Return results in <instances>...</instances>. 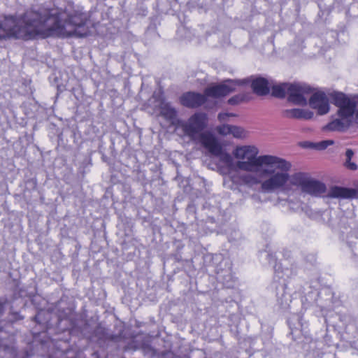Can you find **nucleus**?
I'll return each mask as SVG.
<instances>
[{
  "instance_id": "423d86ee",
  "label": "nucleus",
  "mask_w": 358,
  "mask_h": 358,
  "mask_svg": "<svg viewBox=\"0 0 358 358\" xmlns=\"http://www.w3.org/2000/svg\"><path fill=\"white\" fill-rule=\"evenodd\" d=\"M313 87L304 83H292L289 85V94L287 100L296 105L306 106L308 105V98Z\"/></svg>"
},
{
  "instance_id": "6ab92c4d",
  "label": "nucleus",
  "mask_w": 358,
  "mask_h": 358,
  "mask_svg": "<svg viewBox=\"0 0 358 358\" xmlns=\"http://www.w3.org/2000/svg\"><path fill=\"white\" fill-rule=\"evenodd\" d=\"M352 223L353 220L345 216L344 212H343V215L341 217L338 228H336V231H338L341 233H345L349 229H351V225Z\"/></svg>"
},
{
  "instance_id": "1a4fd4ad",
  "label": "nucleus",
  "mask_w": 358,
  "mask_h": 358,
  "mask_svg": "<svg viewBox=\"0 0 358 358\" xmlns=\"http://www.w3.org/2000/svg\"><path fill=\"white\" fill-rule=\"evenodd\" d=\"M153 96L156 99H157V101L160 102L159 107L161 115L163 117H164L166 120L171 121L173 124L177 121L178 122V124L182 128V130L184 131L185 135L188 136L184 129L183 125L184 124L189 122L190 118L194 115H192L187 122L179 120L177 119V110H176L175 108L172 107L170 105V103H166L164 101V100L162 98V92H159L157 94L155 92Z\"/></svg>"
},
{
  "instance_id": "79ce46f5",
  "label": "nucleus",
  "mask_w": 358,
  "mask_h": 358,
  "mask_svg": "<svg viewBox=\"0 0 358 358\" xmlns=\"http://www.w3.org/2000/svg\"><path fill=\"white\" fill-rule=\"evenodd\" d=\"M85 325L86 327H87V326H88V322H85Z\"/></svg>"
},
{
  "instance_id": "9d476101",
  "label": "nucleus",
  "mask_w": 358,
  "mask_h": 358,
  "mask_svg": "<svg viewBox=\"0 0 358 358\" xmlns=\"http://www.w3.org/2000/svg\"><path fill=\"white\" fill-rule=\"evenodd\" d=\"M343 210L341 209H328L322 213H317L313 219L318 220L324 223H326L333 230H336L338 228L339 220L343 215Z\"/></svg>"
},
{
  "instance_id": "473e14b6",
  "label": "nucleus",
  "mask_w": 358,
  "mask_h": 358,
  "mask_svg": "<svg viewBox=\"0 0 358 358\" xmlns=\"http://www.w3.org/2000/svg\"><path fill=\"white\" fill-rule=\"evenodd\" d=\"M62 300L58 301L56 304V308L58 309L59 311H62L65 315H68L69 313H70L71 310L69 308H67V312H66L65 308L62 306Z\"/></svg>"
},
{
  "instance_id": "aec40b11",
  "label": "nucleus",
  "mask_w": 358,
  "mask_h": 358,
  "mask_svg": "<svg viewBox=\"0 0 358 358\" xmlns=\"http://www.w3.org/2000/svg\"><path fill=\"white\" fill-rule=\"evenodd\" d=\"M243 238L242 233L238 229H231L228 234L229 241L235 245L240 244Z\"/></svg>"
},
{
  "instance_id": "4468645a",
  "label": "nucleus",
  "mask_w": 358,
  "mask_h": 358,
  "mask_svg": "<svg viewBox=\"0 0 358 358\" xmlns=\"http://www.w3.org/2000/svg\"><path fill=\"white\" fill-rule=\"evenodd\" d=\"M90 333L92 340L100 343L106 341H113L115 338V336L111 334L110 329L106 327L101 323L97 324L93 330Z\"/></svg>"
},
{
  "instance_id": "9b49d317",
  "label": "nucleus",
  "mask_w": 358,
  "mask_h": 358,
  "mask_svg": "<svg viewBox=\"0 0 358 358\" xmlns=\"http://www.w3.org/2000/svg\"><path fill=\"white\" fill-rule=\"evenodd\" d=\"M8 306L9 302L7 299H0V321H4L8 324H14L20 322L24 319V315L22 314V311L15 310L13 306L10 307L8 314L5 316Z\"/></svg>"
},
{
  "instance_id": "c85d7f7f",
  "label": "nucleus",
  "mask_w": 358,
  "mask_h": 358,
  "mask_svg": "<svg viewBox=\"0 0 358 358\" xmlns=\"http://www.w3.org/2000/svg\"><path fill=\"white\" fill-rule=\"evenodd\" d=\"M186 212L189 215H192L194 218L197 219L196 216V206L194 203L191 202L187 205Z\"/></svg>"
},
{
  "instance_id": "412c9836",
  "label": "nucleus",
  "mask_w": 358,
  "mask_h": 358,
  "mask_svg": "<svg viewBox=\"0 0 358 358\" xmlns=\"http://www.w3.org/2000/svg\"><path fill=\"white\" fill-rule=\"evenodd\" d=\"M222 264L223 262H220V264L216 266L215 273H217V278L219 280H228L227 278H228L229 279L231 278L229 268H223Z\"/></svg>"
},
{
  "instance_id": "6e6552de",
  "label": "nucleus",
  "mask_w": 358,
  "mask_h": 358,
  "mask_svg": "<svg viewBox=\"0 0 358 358\" xmlns=\"http://www.w3.org/2000/svg\"><path fill=\"white\" fill-rule=\"evenodd\" d=\"M308 104L310 108L316 109L320 115L327 114L330 109L329 98L326 93L314 87L308 99Z\"/></svg>"
},
{
  "instance_id": "58836bf2",
  "label": "nucleus",
  "mask_w": 358,
  "mask_h": 358,
  "mask_svg": "<svg viewBox=\"0 0 358 358\" xmlns=\"http://www.w3.org/2000/svg\"><path fill=\"white\" fill-rule=\"evenodd\" d=\"M206 222L214 223L215 222V220L213 216L207 215Z\"/></svg>"
},
{
  "instance_id": "a211bd4d",
  "label": "nucleus",
  "mask_w": 358,
  "mask_h": 358,
  "mask_svg": "<svg viewBox=\"0 0 358 358\" xmlns=\"http://www.w3.org/2000/svg\"><path fill=\"white\" fill-rule=\"evenodd\" d=\"M30 301L31 304L34 305L37 310V313L32 317V320L36 323L41 324L42 323L41 315L43 313L42 303L44 302V300L41 296L35 294L30 296Z\"/></svg>"
},
{
  "instance_id": "5701e85b",
  "label": "nucleus",
  "mask_w": 358,
  "mask_h": 358,
  "mask_svg": "<svg viewBox=\"0 0 358 358\" xmlns=\"http://www.w3.org/2000/svg\"><path fill=\"white\" fill-rule=\"evenodd\" d=\"M249 94H238L233 96L228 100V103L230 105H237L241 102L247 101L249 100Z\"/></svg>"
},
{
  "instance_id": "4c0bfd02",
  "label": "nucleus",
  "mask_w": 358,
  "mask_h": 358,
  "mask_svg": "<svg viewBox=\"0 0 358 358\" xmlns=\"http://www.w3.org/2000/svg\"><path fill=\"white\" fill-rule=\"evenodd\" d=\"M211 208H213V209H215V207L212 206L210 203H208L207 202H206L203 205V210H210Z\"/></svg>"
},
{
  "instance_id": "f8f14e48",
  "label": "nucleus",
  "mask_w": 358,
  "mask_h": 358,
  "mask_svg": "<svg viewBox=\"0 0 358 358\" xmlns=\"http://www.w3.org/2000/svg\"><path fill=\"white\" fill-rule=\"evenodd\" d=\"M217 83H213V85H217ZM213 85V84H211ZM210 85H209V87ZM208 87V86L205 90V95H203L201 93L199 92H188L186 93H184L180 96V102L181 103L187 108H198L203 105L206 101H207V96H209L208 94L206 93V90ZM213 98V96H210Z\"/></svg>"
},
{
  "instance_id": "f03ea898",
  "label": "nucleus",
  "mask_w": 358,
  "mask_h": 358,
  "mask_svg": "<svg viewBox=\"0 0 358 358\" xmlns=\"http://www.w3.org/2000/svg\"><path fill=\"white\" fill-rule=\"evenodd\" d=\"M208 121V116L205 113L197 112L190 118L189 122L184 124L183 127L191 139L199 141L210 156L218 157L228 168L251 172L259 177L265 178L262 176L263 168L258 167L257 159L262 156H271V155L257 156L256 152L248 157L251 152V147H237L233 151V155L239 160L234 162L231 155L225 151L216 136L212 131H206ZM266 177L268 179L271 175Z\"/></svg>"
},
{
  "instance_id": "39448f33",
  "label": "nucleus",
  "mask_w": 358,
  "mask_h": 358,
  "mask_svg": "<svg viewBox=\"0 0 358 358\" xmlns=\"http://www.w3.org/2000/svg\"><path fill=\"white\" fill-rule=\"evenodd\" d=\"M329 95L332 99V103L338 107L337 113L340 117L327 124L324 129L343 131L355 122V102L350 101L349 96L341 92L334 91Z\"/></svg>"
},
{
  "instance_id": "bb28decb",
  "label": "nucleus",
  "mask_w": 358,
  "mask_h": 358,
  "mask_svg": "<svg viewBox=\"0 0 358 358\" xmlns=\"http://www.w3.org/2000/svg\"><path fill=\"white\" fill-rule=\"evenodd\" d=\"M334 141L333 140H324L320 142L315 143V150H323L329 145H333Z\"/></svg>"
},
{
  "instance_id": "f704fd0d",
  "label": "nucleus",
  "mask_w": 358,
  "mask_h": 358,
  "mask_svg": "<svg viewBox=\"0 0 358 358\" xmlns=\"http://www.w3.org/2000/svg\"><path fill=\"white\" fill-rule=\"evenodd\" d=\"M301 145L303 148L315 150V143L314 142L304 141L301 143Z\"/></svg>"
},
{
  "instance_id": "7c9ffc66",
  "label": "nucleus",
  "mask_w": 358,
  "mask_h": 358,
  "mask_svg": "<svg viewBox=\"0 0 358 358\" xmlns=\"http://www.w3.org/2000/svg\"><path fill=\"white\" fill-rule=\"evenodd\" d=\"M289 324V328L291 329V334L292 336V338L294 340H296V338H298L301 332V330H299L297 327H294V329L292 327L290 321H288Z\"/></svg>"
},
{
  "instance_id": "b1692460",
  "label": "nucleus",
  "mask_w": 358,
  "mask_h": 358,
  "mask_svg": "<svg viewBox=\"0 0 358 358\" xmlns=\"http://www.w3.org/2000/svg\"><path fill=\"white\" fill-rule=\"evenodd\" d=\"M350 236H348V246L351 248L352 252L356 257H358V236H355V239L352 240L353 234L355 232H351Z\"/></svg>"
},
{
  "instance_id": "ea45409f",
  "label": "nucleus",
  "mask_w": 358,
  "mask_h": 358,
  "mask_svg": "<svg viewBox=\"0 0 358 358\" xmlns=\"http://www.w3.org/2000/svg\"><path fill=\"white\" fill-rule=\"evenodd\" d=\"M266 257L268 258H269V263L271 264V261L273 262H275V259H274V257L271 255V254H269V253H266Z\"/></svg>"
},
{
  "instance_id": "f3484780",
  "label": "nucleus",
  "mask_w": 358,
  "mask_h": 358,
  "mask_svg": "<svg viewBox=\"0 0 358 358\" xmlns=\"http://www.w3.org/2000/svg\"><path fill=\"white\" fill-rule=\"evenodd\" d=\"M256 176H252L251 174H245L241 177V180L242 182L248 185L249 186H252L254 185L260 184L261 191L264 193H271V192H265L262 189V184L268 180V177L262 178L259 177L257 174L255 173Z\"/></svg>"
},
{
  "instance_id": "c756f323",
  "label": "nucleus",
  "mask_w": 358,
  "mask_h": 358,
  "mask_svg": "<svg viewBox=\"0 0 358 358\" xmlns=\"http://www.w3.org/2000/svg\"><path fill=\"white\" fill-rule=\"evenodd\" d=\"M349 100L351 101H355V102L356 107H355V113H354V120H355V122L358 124V109H357V107H358V96H355L353 98H351V97L349 96Z\"/></svg>"
},
{
  "instance_id": "0eeeda50",
  "label": "nucleus",
  "mask_w": 358,
  "mask_h": 358,
  "mask_svg": "<svg viewBox=\"0 0 358 358\" xmlns=\"http://www.w3.org/2000/svg\"><path fill=\"white\" fill-rule=\"evenodd\" d=\"M286 280L282 278H274L271 288L274 291L278 306L282 309H287L292 302L291 294L287 291Z\"/></svg>"
},
{
  "instance_id": "20e7f679",
  "label": "nucleus",
  "mask_w": 358,
  "mask_h": 358,
  "mask_svg": "<svg viewBox=\"0 0 358 358\" xmlns=\"http://www.w3.org/2000/svg\"><path fill=\"white\" fill-rule=\"evenodd\" d=\"M250 85L252 92L259 96L270 93L272 79L262 75H253L243 79H226L217 85H213L206 90V93L215 99L224 97L234 92L238 85Z\"/></svg>"
},
{
  "instance_id": "72a5a7b5",
  "label": "nucleus",
  "mask_w": 358,
  "mask_h": 358,
  "mask_svg": "<svg viewBox=\"0 0 358 358\" xmlns=\"http://www.w3.org/2000/svg\"><path fill=\"white\" fill-rule=\"evenodd\" d=\"M345 165L348 169L352 171H355L358 168L357 165L352 161H345Z\"/></svg>"
},
{
  "instance_id": "4be33fe9",
  "label": "nucleus",
  "mask_w": 358,
  "mask_h": 358,
  "mask_svg": "<svg viewBox=\"0 0 358 358\" xmlns=\"http://www.w3.org/2000/svg\"><path fill=\"white\" fill-rule=\"evenodd\" d=\"M286 201L288 203L289 208L294 212L303 211L306 206L299 201H294L290 198H287Z\"/></svg>"
},
{
  "instance_id": "c9c22d12",
  "label": "nucleus",
  "mask_w": 358,
  "mask_h": 358,
  "mask_svg": "<svg viewBox=\"0 0 358 358\" xmlns=\"http://www.w3.org/2000/svg\"><path fill=\"white\" fill-rule=\"evenodd\" d=\"M353 156H354V151L350 148L347 149L345 151V157H346L345 161H351Z\"/></svg>"
},
{
  "instance_id": "f257e3e1",
  "label": "nucleus",
  "mask_w": 358,
  "mask_h": 358,
  "mask_svg": "<svg viewBox=\"0 0 358 358\" xmlns=\"http://www.w3.org/2000/svg\"><path fill=\"white\" fill-rule=\"evenodd\" d=\"M88 14L80 9L67 13L64 21L57 12L43 8L27 10L19 18L6 16L0 21V39L30 40L38 36L85 37L88 32Z\"/></svg>"
},
{
  "instance_id": "37998d69",
  "label": "nucleus",
  "mask_w": 358,
  "mask_h": 358,
  "mask_svg": "<svg viewBox=\"0 0 358 358\" xmlns=\"http://www.w3.org/2000/svg\"><path fill=\"white\" fill-rule=\"evenodd\" d=\"M49 358H52V357H49Z\"/></svg>"
},
{
  "instance_id": "cd10ccee",
  "label": "nucleus",
  "mask_w": 358,
  "mask_h": 358,
  "mask_svg": "<svg viewBox=\"0 0 358 358\" xmlns=\"http://www.w3.org/2000/svg\"><path fill=\"white\" fill-rule=\"evenodd\" d=\"M216 130L217 133L222 136L230 134V132H231V125L229 124H222L220 126H217Z\"/></svg>"
},
{
  "instance_id": "ddd939ff",
  "label": "nucleus",
  "mask_w": 358,
  "mask_h": 358,
  "mask_svg": "<svg viewBox=\"0 0 358 358\" xmlns=\"http://www.w3.org/2000/svg\"><path fill=\"white\" fill-rule=\"evenodd\" d=\"M326 197L343 199H358V188L334 185L329 189Z\"/></svg>"
},
{
  "instance_id": "dca6fc26",
  "label": "nucleus",
  "mask_w": 358,
  "mask_h": 358,
  "mask_svg": "<svg viewBox=\"0 0 358 358\" xmlns=\"http://www.w3.org/2000/svg\"><path fill=\"white\" fill-rule=\"evenodd\" d=\"M285 117L297 119L310 120L313 118V112L301 108L286 109L282 111Z\"/></svg>"
},
{
  "instance_id": "a878e982",
  "label": "nucleus",
  "mask_w": 358,
  "mask_h": 358,
  "mask_svg": "<svg viewBox=\"0 0 358 358\" xmlns=\"http://www.w3.org/2000/svg\"><path fill=\"white\" fill-rule=\"evenodd\" d=\"M231 130L230 134L233 135L235 138H242L245 136V131L241 127L231 125Z\"/></svg>"
},
{
  "instance_id": "a19ab883",
  "label": "nucleus",
  "mask_w": 358,
  "mask_h": 358,
  "mask_svg": "<svg viewBox=\"0 0 358 358\" xmlns=\"http://www.w3.org/2000/svg\"><path fill=\"white\" fill-rule=\"evenodd\" d=\"M293 320H298L299 321V325L302 327V324H301L300 323V317L299 315H295L293 318Z\"/></svg>"
},
{
  "instance_id": "2f4dec72",
  "label": "nucleus",
  "mask_w": 358,
  "mask_h": 358,
  "mask_svg": "<svg viewBox=\"0 0 358 358\" xmlns=\"http://www.w3.org/2000/svg\"><path fill=\"white\" fill-rule=\"evenodd\" d=\"M231 116H234V114L232 113H220L218 114V116H217V119L220 121V122H224V121H227L228 120V118L229 117H231Z\"/></svg>"
},
{
  "instance_id": "2eb2a0df",
  "label": "nucleus",
  "mask_w": 358,
  "mask_h": 358,
  "mask_svg": "<svg viewBox=\"0 0 358 358\" xmlns=\"http://www.w3.org/2000/svg\"><path fill=\"white\" fill-rule=\"evenodd\" d=\"M290 85L291 83H275L272 80V85H271L272 96L280 99L285 98L286 95H287L288 97Z\"/></svg>"
},
{
  "instance_id": "7ed1b4c3",
  "label": "nucleus",
  "mask_w": 358,
  "mask_h": 358,
  "mask_svg": "<svg viewBox=\"0 0 358 358\" xmlns=\"http://www.w3.org/2000/svg\"><path fill=\"white\" fill-rule=\"evenodd\" d=\"M258 167L263 168L262 176L271 177L262 184L265 192H275L285 189L287 182L299 187L303 193L313 196H322L327 190L326 185L312 178L308 173L297 172L289 174L292 164L289 162L277 156H262L258 157Z\"/></svg>"
},
{
  "instance_id": "e433bc0d",
  "label": "nucleus",
  "mask_w": 358,
  "mask_h": 358,
  "mask_svg": "<svg viewBox=\"0 0 358 358\" xmlns=\"http://www.w3.org/2000/svg\"><path fill=\"white\" fill-rule=\"evenodd\" d=\"M306 260L309 261L311 264H314L316 262V259H315V256L313 255L306 256Z\"/></svg>"
},
{
  "instance_id": "393cba45",
  "label": "nucleus",
  "mask_w": 358,
  "mask_h": 358,
  "mask_svg": "<svg viewBox=\"0 0 358 358\" xmlns=\"http://www.w3.org/2000/svg\"><path fill=\"white\" fill-rule=\"evenodd\" d=\"M159 34L157 32L155 25L149 26L145 32V39L147 41H150L152 39L157 38Z\"/></svg>"
}]
</instances>
